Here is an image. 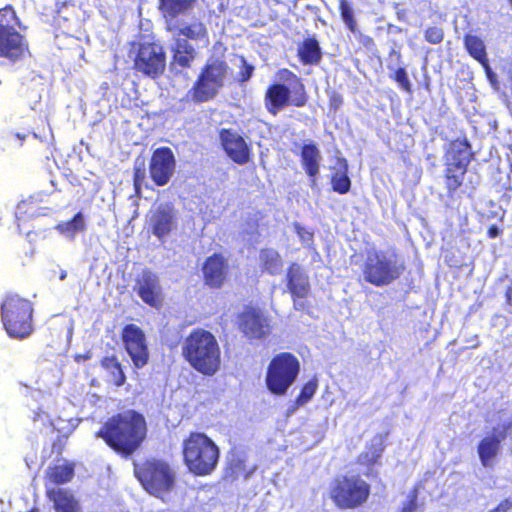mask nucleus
Returning a JSON list of instances; mask_svg holds the SVG:
<instances>
[{
	"mask_svg": "<svg viewBox=\"0 0 512 512\" xmlns=\"http://www.w3.org/2000/svg\"><path fill=\"white\" fill-rule=\"evenodd\" d=\"M147 436V423L144 416L129 409L108 418L95 437L122 457H130L141 446Z\"/></svg>",
	"mask_w": 512,
	"mask_h": 512,
	"instance_id": "obj_1",
	"label": "nucleus"
},
{
	"mask_svg": "<svg viewBox=\"0 0 512 512\" xmlns=\"http://www.w3.org/2000/svg\"><path fill=\"white\" fill-rule=\"evenodd\" d=\"M279 81L270 83L264 93V107L266 111L276 116L286 107L302 108L307 105L309 95L300 76L288 68L277 70Z\"/></svg>",
	"mask_w": 512,
	"mask_h": 512,
	"instance_id": "obj_2",
	"label": "nucleus"
},
{
	"mask_svg": "<svg viewBox=\"0 0 512 512\" xmlns=\"http://www.w3.org/2000/svg\"><path fill=\"white\" fill-rule=\"evenodd\" d=\"M182 461L194 476L205 477L213 474L220 461V448L204 432L192 431L182 441Z\"/></svg>",
	"mask_w": 512,
	"mask_h": 512,
	"instance_id": "obj_3",
	"label": "nucleus"
},
{
	"mask_svg": "<svg viewBox=\"0 0 512 512\" xmlns=\"http://www.w3.org/2000/svg\"><path fill=\"white\" fill-rule=\"evenodd\" d=\"M21 21L12 5L0 8V58L10 64L31 56L26 36L17 30Z\"/></svg>",
	"mask_w": 512,
	"mask_h": 512,
	"instance_id": "obj_4",
	"label": "nucleus"
},
{
	"mask_svg": "<svg viewBox=\"0 0 512 512\" xmlns=\"http://www.w3.org/2000/svg\"><path fill=\"white\" fill-rule=\"evenodd\" d=\"M134 475L150 495L163 498L175 486L176 473L171 465L158 458H148L134 463Z\"/></svg>",
	"mask_w": 512,
	"mask_h": 512,
	"instance_id": "obj_5",
	"label": "nucleus"
},
{
	"mask_svg": "<svg viewBox=\"0 0 512 512\" xmlns=\"http://www.w3.org/2000/svg\"><path fill=\"white\" fill-rule=\"evenodd\" d=\"M371 495V485L359 474L335 477L329 487V498L339 510L363 507Z\"/></svg>",
	"mask_w": 512,
	"mask_h": 512,
	"instance_id": "obj_6",
	"label": "nucleus"
},
{
	"mask_svg": "<svg viewBox=\"0 0 512 512\" xmlns=\"http://www.w3.org/2000/svg\"><path fill=\"white\" fill-rule=\"evenodd\" d=\"M1 321L10 337L23 339L33 332V305L18 294H7L1 306Z\"/></svg>",
	"mask_w": 512,
	"mask_h": 512,
	"instance_id": "obj_7",
	"label": "nucleus"
},
{
	"mask_svg": "<svg viewBox=\"0 0 512 512\" xmlns=\"http://www.w3.org/2000/svg\"><path fill=\"white\" fill-rule=\"evenodd\" d=\"M405 271V264L396 253L387 254L381 250L367 253L362 265L365 282L375 286H387L398 280Z\"/></svg>",
	"mask_w": 512,
	"mask_h": 512,
	"instance_id": "obj_8",
	"label": "nucleus"
},
{
	"mask_svg": "<svg viewBox=\"0 0 512 512\" xmlns=\"http://www.w3.org/2000/svg\"><path fill=\"white\" fill-rule=\"evenodd\" d=\"M227 72L228 64L224 59L208 60L187 92V97L196 104L213 100L224 86Z\"/></svg>",
	"mask_w": 512,
	"mask_h": 512,
	"instance_id": "obj_9",
	"label": "nucleus"
},
{
	"mask_svg": "<svg viewBox=\"0 0 512 512\" xmlns=\"http://www.w3.org/2000/svg\"><path fill=\"white\" fill-rule=\"evenodd\" d=\"M299 373L300 362L294 354H276L267 367L266 387L273 395H285Z\"/></svg>",
	"mask_w": 512,
	"mask_h": 512,
	"instance_id": "obj_10",
	"label": "nucleus"
},
{
	"mask_svg": "<svg viewBox=\"0 0 512 512\" xmlns=\"http://www.w3.org/2000/svg\"><path fill=\"white\" fill-rule=\"evenodd\" d=\"M177 38L172 48V59L182 69L191 67L197 57V51L188 40L201 41L205 45L209 43L207 27L201 21L183 24L177 30Z\"/></svg>",
	"mask_w": 512,
	"mask_h": 512,
	"instance_id": "obj_11",
	"label": "nucleus"
},
{
	"mask_svg": "<svg viewBox=\"0 0 512 512\" xmlns=\"http://www.w3.org/2000/svg\"><path fill=\"white\" fill-rule=\"evenodd\" d=\"M133 70L142 76L157 79L166 69V52L162 45L155 42L134 44L130 51Z\"/></svg>",
	"mask_w": 512,
	"mask_h": 512,
	"instance_id": "obj_12",
	"label": "nucleus"
},
{
	"mask_svg": "<svg viewBox=\"0 0 512 512\" xmlns=\"http://www.w3.org/2000/svg\"><path fill=\"white\" fill-rule=\"evenodd\" d=\"M218 136L223 151L233 163L242 166L252 160L251 144L238 132L230 128H222Z\"/></svg>",
	"mask_w": 512,
	"mask_h": 512,
	"instance_id": "obj_13",
	"label": "nucleus"
},
{
	"mask_svg": "<svg viewBox=\"0 0 512 512\" xmlns=\"http://www.w3.org/2000/svg\"><path fill=\"white\" fill-rule=\"evenodd\" d=\"M176 169V159L171 148L162 146L156 148L149 161V175L156 186L169 183Z\"/></svg>",
	"mask_w": 512,
	"mask_h": 512,
	"instance_id": "obj_14",
	"label": "nucleus"
},
{
	"mask_svg": "<svg viewBox=\"0 0 512 512\" xmlns=\"http://www.w3.org/2000/svg\"><path fill=\"white\" fill-rule=\"evenodd\" d=\"M238 327L249 339H262L270 332L268 318L253 306H246L238 315Z\"/></svg>",
	"mask_w": 512,
	"mask_h": 512,
	"instance_id": "obj_15",
	"label": "nucleus"
},
{
	"mask_svg": "<svg viewBox=\"0 0 512 512\" xmlns=\"http://www.w3.org/2000/svg\"><path fill=\"white\" fill-rule=\"evenodd\" d=\"M228 273V260L222 253H213L202 265L204 284L211 289L222 288L227 281Z\"/></svg>",
	"mask_w": 512,
	"mask_h": 512,
	"instance_id": "obj_16",
	"label": "nucleus"
},
{
	"mask_svg": "<svg viewBox=\"0 0 512 512\" xmlns=\"http://www.w3.org/2000/svg\"><path fill=\"white\" fill-rule=\"evenodd\" d=\"M286 285L293 300L294 308H302V304L298 303V300L308 297L311 285L308 274L300 264L293 262L288 266Z\"/></svg>",
	"mask_w": 512,
	"mask_h": 512,
	"instance_id": "obj_17",
	"label": "nucleus"
},
{
	"mask_svg": "<svg viewBox=\"0 0 512 512\" xmlns=\"http://www.w3.org/2000/svg\"><path fill=\"white\" fill-rule=\"evenodd\" d=\"M512 429V422L502 425L501 429L494 428L491 435H487L480 440L477 446V452L481 464L488 467L492 464L493 459L498 455L501 442L506 439Z\"/></svg>",
	"mask_w": 512,
	"mask_h": 512,
	"instance_id": "obj_18",
	"label": "nucleus"
},
{
	"mask_svg": "<svg viewBox=\"0 0 512 512\" xmlns=\"http://www.w3.org/2000/svg\"><path fill=\"white\" fill-rule=\"evenodd\" d=\"M385 448V436L378 433L374 435L371 441L366 444L365 449L356 457V464L366 469L365 475L367 477L377 474L372 473V470L375 466L380 465Z\"/></svg>",
	"mask_w": 512,
	"mask_h": 512,
	"instance_id": "obj_19",
	"label": "nucleus"
},
{
	"mask_svg": "<svg viewBox=\"0 0 512 512\" xmlns=\"http://www.w3.org/2000/svg\"><path fill=\"white\" fill-rule=\"evenodd\" d=\"M474 156L470 142L462 136L449 141L443 158L445 164L469 167Z\"/></svg>",
	"mask_w": 512,
	"mask_h": 512,
	"instance_id": "obj_20",
	"label": "nucleus"
},
{
	"mask_svg": "<svg viewBox=\"0 0 512 512\" xmlns=\"http://www.w3.org/2000/svg\"><path fill=\"white\" fill-rule=\"evenodd\" d=\"M137 294L144 303L151 307H158L161 304V287L156 274L150 270H144L136 280Z\"/></svg>",
	"mask_w": 512,
	"mask_h": 512,
	"instance_id": "obj_21",
	"label": "nucleus"
},
{
	"mask_svg": "<svg viewBox=\"0 0 512 512\" xmlns=\"http://www.w3.org/2000/svg\"><path fill=\"white\" fill-rule=\"evenodd\" d=\"M152 233L159 239L169 235L176 227L174 208L169 204H162L152 213L150 218Z\"/></svg>",
	"mask_w": 512,
	"mask_h": 512,
	"instance_id": "obj_22",
	"label": "nucleus"
},
{
	"mask_svg": "<svg viewBox=\"0 0 512 512\" xmlns=\"http://www.w3.org/2000/svg\"><path fill=\"white\" fill-rule=\"evenodd\" d=\"M184 352H219V347L211 332L197 328L186 338Z\"/></svg>",
	"mask_w": 512,
	"mask_h": 512,
	"instance_id": "obj_23",
	"label": "nucleus"
},
{
	"mask_svg": "<svg viewBox=\"0 0 512 512\" xmlns=\"http://www.w3.org/2000/svg\"><path fill=\"white\" fill-rule=\"evenodd\" d=\"M321 153L315 143H307L301 147L300 161L302 168L309 177L310 185H316L320 172Z\"/></svg>",
	"mask_w": 512,
	"mask_h": 512,
	"instance_id": "obj_24",
	"label": "nucleus"
},
{
	"mask_svg": "<svg viewBox=\"0 0 512 512\" xmlns=\"http://www.w3.org/2000/svg\"><path fill=\"white\" fill-rule=\"evenodd\" d=\"M47 497L53 503L55 512H81V505L69 489L54 488L47 490Z\"/></svg>",
	"mask_w": 512,
	"mask_h": 512,
	"instance_id": "obj_25",
	"label": "nucleus"
},
{
	"mask_svg": "<svg viewBox=\"0 0 512 512\" xmlns=\"http://www.w3.org/2000/svg\"><path fill=\"white\" fill-rule=\"evenodd\" d=\"M121 339L126 352H148L146 335L135 324H126L121 331Z\"/></svg>",
	"mask_w": 512,
	"mask_h": 512,
	"instance_id": "obj_26",
	"label": "nucleus"
},
{
	"mask_svg": "<svg viewBox=\"0 0 512 512\" xmlns=\"http://www.w3.org/2000/svg\"><path fill=\"white\" fill-rule=\"evenodd\" d=\"M468 167L444 163L443 181L448 198H454L456 192L463 186Z\"/></svg>",
	"mask_w": 512,
	"mask_h": 512,
	"instance_id": "obj_27",
	"label": "nucleus"
},
{
	"mask_svg": "<svg viewBox=\"0 0 512 512\" xmlns=\"http://www.w3.org/2000/svg\"><path fill=\"white\" fill-rule=\"evenodd\" d=\"M297 57L303 65H318L322 59V50L314 36L306 37L299 43Z\"/></svg>",
	"mask_w": 512,
	"mask_h": 512,
	"instance_id": "obj_28",
	"label": "nucleus"
},
{
	"mask_svg": "<svg viewBox=\"0 0 512 512\" xmlns=\"http://www.w3.org/2000/svg\"><path fill=\"white\" fill-rule=\"evenodd\" d=\"M255 469L256 467L252 469L248 467L247 457L243 453H234L226 464L224 478L231 482L236 481L240 477L247 479Z\"/></svg>",
	"mask_w": 512,
	"mask_h": 512,
	"instance_id": "obj_29",
	"label": "nucleus"
},
{
	"mask_svg": "<svg viewBox=\"0 0 512 512\" xmlns=\"http://www.w3.org/2000/svg\"><path fill=\"white\" fill-rule=\"evenodd\" d=\"M190 365L199 373L214 375L220 367V354H184Z\"/></svg>",
	"mask_w": 512,
	"mask_h": 512,
	"instance_id": "obj_30",
	"label": "nucleus"
},
{
	"mask_svg": "<svg viewBox=\"0 0 512 512\" xmlns=\"http://www.w3.org/2000/svg\"><path fill=\"white\" fill-rule=\"evenodd\" d=\"M338 168L332 172L330 177L331 188L338 194H346L351 189V179L349 177V167L345 158L337 159Z\"/></svg>",
	"mask_w": 512,
	"mask_h": 512,
	"instance_id": "obj_31",
	"label": "nucleus"
},
{
	"mask_svg": "<svg viewBox=\"0 0 512 512\" xmlns=\"http://www.w3.org/2000/svg\"><path fill=\"white\" fill-rule=\"evenodd\" d=\"M196 0H158V9L164 17L176 18L191 10Z\"/></svg>",
	"mask_w": 512,
	"mask_h": 512,
	"instance_id": "obj_32",
	"label": "nucleus"
},
{
	"mask_svg": "<svg viewBox=\"0 0 512 512\" xmlns=\"http://www.w3.org/2000/svg\"><path fill=\"white\" fill-rule=\"evenodd\" d=\"M75 465L72 462L50 466L46 471V479L55 485L68 483L74 477Z\"/></svg>",
	"mask_w": 512,
	"mask_h": 512,
	"instance_id": "obj_33",
	"label": "nucleus"
},
{
	"mask_svg": "<svg viewBox=\"0 0 512 512\" xmlns=\"http://www.w3.org/2000/svg\"><path fill=\"white\" fill-rule=\"evenodd\" d=\"M463 41L468 54L488 68V57L483 40L476 35L466 34Z\"/></svg>",
	"mask_w": 512,
	"mask_h": 512,
	"instance_id": "obj_34",
	"label": "nucleus"
},
{
	"mask_svg": "<svg viewBox=\"0 0 512 512\" xmlns=\"http://www.w3.org/2000/svg\"><path fill=\"white\" fill-rule=\"evenodd\" d=\"M262 272L275 275L282 267V259L278 251L273 248H262L259 252Z\"/></svg>",
	"mask_w": 512,
	"mask_h": 512,
	"instance_id": "obj_35",
	"label": "nucleus"
},
{
	"mask_svg": "<svg viewBox=\"0 0 512 512\" xmlns=\"http://www.w3.org/2000/svg\"><path fill=\"white\" fill-rule=\"evenodd\" d=\"M319 386V380L316 375L312 376L300 389L299 394L293 401V410H296L309 403L316 394Z\"/></svg>",
	"mask_w": 512,
	"mask_h": 512,
	"instance_id": "obj_36",
	"label": "nucleus"
},
{
	"mask_svg": "<svg viewBox=\"0 0 512 512\" xmlns=\"http://www.w3.org/2000/svg\"><path fill=\"white\" fill-rule=\"evenodd\" d=\"M102 366L108 371L114 385L121 386L125 383V374L115 355L104 357L102 359Z\"/></svg>",
	"mask_w": 512,
	"mask_h": 512,
	"instance_id": "obj_37",
	"label": "nucleus"
},
{
	"mask_svg": "<svg viewBox=\"0 0 512 512\" xmlns=\"http://www.w3.org/2000/svg\"><path fill=\"white\" fill-rule=\"evenodd\" d=\"M86 229V225L84 222L83 214L81 212H77L72 219L61 222L57 225V230L70 237H74L76 233L82 232Z\"/></svg>",
	"mask_w": 512,
	"mask_h": 512,
	"instance_id": "obj_38",
	"label": "nucleus"
},
{
	"mask_svg": "<svg viewBox=\"0 0 512 512\" xmlns=\"http://www.w3.org/2000/svg\"><path fill=\"white\" fill-rule=\"evenodd\" d=\"M146 175V161L143 157H137L133 164V186L136 195H140Z\"/></svg>",
	"mask_w": 512,
	"mask_h": 512,
	"instance_id": "obj_39",
	"label": "nucleus"
},
{
	"mask_svg": "<svg viewBox=\"0 0 512 512\" xmlns=\"http://www.w3.org/2000/svg\"><path fill=\"white\" fill-rule=\"evenodd\" d=\"M340 16L345 23L346 27L351 31L355 32L357 29V22L354 17V12L347 0L339 1Z\"/></svg>",
	"mask_w": 512,
	"mask_h": 512,
	"instance_id": "obj_40",
	"label": "nucleus"
},
{
	"mask_svg": "<svg viewBox=\"0 0 512 512\" xmlns=\"http://www.w3.org/2000/svg\"><path fill=\"white\" fill-rule=\"evenodd\" d=\"M392 79L398 83L399 87L406 93L412 94V84L408 78L406 69L404 67H399L395 70L392 75Z\"/></svg>",
	"mask_w": 512,
	"mask_h": 512,
	"instance_id": "obj_41",
	"label": "nucleus"
},
{
	"mask_svg": "<svg viewBox=\"0 0 512 512\" xmlns=\"http://www.w3.org/2000/svg\"><path fill=\"white\" fill-rule=\"evenodd\" d=\"M424 38L430 44H439L444 39V31L438 26L428 27L424 31Z\"/></svg>",
	"mask_w": 512,
	"mask_h": 512,
	"instance_id": "obj_42",
	"label": "nucleus"
},
{
	"mask_svg": "<svg viewBox=\"0 0 512 512\" xmlns=\"http://www.w3.org/2000/svg\"><path fill=\"white\" fill-rule=\"evenodd\" d=\"M240 62L241 66L238 72V82L242 84L251 79L255 68L252 64H249L244 57H241Z\"/></svg>",
	"mask_w": 512,
	"mask_h": 512,
	"instance_id": "obj_43",
	"label": "nucleus"
},
{
	"mask_svg": "<svg viewBox=\"0 0 512 512\" xmlns=\"http://www.w3.org/2000/svg\"><path fill=\"white\" fill-rule=\"evenodd\" d=\"M417 508V491L409 493L407 501L403 504L399 512H415Z\"/></svg>",
	"mask_w": 512,
	"mask_h": 512,
	"instance_id": "obj_44",
	"label": "nucleus"
},
{
	"mask_svg": "<svg viewBox=\"0 0 512 512\" xmlns=\"http://www.w3.org/2000/svg\"><path fill=\"white\" fill-rule=\"evenodd\" d=\"M329 108L333 111H337L343 104V97L340 93L332 91L329 94Z\"/></svg>",
	"mask_w": 512,
	"mask_h": 512,
	"instance_id": "obj_45",
	"label": "nucleus"
},
{
	"mask_svg": "<svg viewBox=\"0 0 512 512\" xmlns=\"http://www.w3.org/2000/svg\"><path fill=\"white\" fill-rule=\"evenodd\" d=\"M489 512H512V498H505Z\"/></svg>",
	"mask_w": 512,
	"mask_h": 512,
	"instance_id": "obj_46",
	"label": "nucleus"
},
{
	"mask_svg": "<svg viewBox=\"0 0 512 512\" xmlns=\"http://www.w3.org/2000/svg\"><path fill=\"white\" fill-rule=\"evenodd\" d=\"M358 40L368 51H371L375 48V42L373 38L368 35L360 34Z\"/></svg>",
	"mask_w": 512,
	"mask_h": 512,
	"instance_id": "obj_47",
	"label": "nucleus"
},
{
	"mask_svg": "<svg viewBox=\"0 0 512 512\" xmlns=\"http://www.w3.org/2000/svg\"><path fill=\"white\" fill-rule=\"evenodd\" d=\"M132 360L137 367L144 366L148 361L149 354H130Z\"/></svg>",
	"mask_w": 512,
	"mask_h": 512,
	"instance_id": "obj_48",
	"label": "nucleus"
},
{
	"mask_svg": "<svg viewBox=\"0 0 512 512\" xmlns=\"http://www.w3.org/2000/svg\"><path fill=\"white\" fill-rule=\"evenodd\" d=\"M501 234V230L496 225H491L487 230V237L495 239Z\"/></svg>",
	"mask_w": 512,
	"mask_h": 512,
	"instance_id": "obj_49",
	"label": "nucleus"
},
{
	"mask_svg": "<svg viewBox=\"0 0 512 512\" xmlns=\"http://www.w3.org/2000/svg\"><path fill=\"white\" fill-rule=\"evenodd\" d=\"M505 302L508 305H512V280L510 281L509 285L506 287L505 290Z\"/></svg>",
	"mask_w": 512,
	"mask_h": 512,
	"instance_id": "obj_50",
	"label": "nucleus"
},
{
	"mask_svg": "<svg viewBox=\"0 0 512 512\" xmlns=\"http://www.w3.org/2000/svg\"><path fill=\"white\" fill-rule=\"evenodd\" d=\"M75 359L78 362L81 360H87L89 359V354H76Z\"/></svg>",
	"mask_w": 512,
	"mask_h": 512,
	"instance_id": "obj_51",
	"label": "nucleus"
},
{
	"mask_svg": "<svg viewBox=\"0 0 512 512\" xmlns=\"http://www.w3.org/2000/svg\"><path fill=\"white\" fill-rule=\"evenodd\" d=\"M51 424H52V426L54 427L55 430H57V431L60 430L59 428L56 427V423L52 422Z\"/></svg>",
	"mask_w": 512,
	"mask_h": 512,
	"instance_id": "obj_52",
	"label": "nucleus"
},
{
	"mask_svg": "<svg viewBox=\"0 0 512 512\" xmlns=\"http://www.w3.org/2000/svg\"><path fill=\"white\" fill-rule=\"evenodd\" d=\"M70 432H71V430H70V431H68L67 433H65V434H64V437H65V438H67V437H68V435L70 434Z\"/></svg>",
	"mask_w": 512,
	"mask_h": 512,
	"instance_id": "obj_53",
	"label": "nucleus"
},
{
	"mask_svg": "<svg viewBox=\"0 0 512 512\" xmlns=\"http://www.w3.org/2000/svg\"><path fill=\"white\" fill-rule=\"evenodd\" d=\"M509 2H510V3H511V5H512V0H509Z\"/></svg>",
	"mask_w": 512,
	"mask_h": 512,
	"instance_id": "obj_54",
	"label": "nucleus"
}]
</instances>
